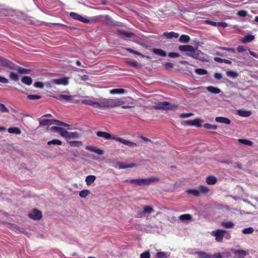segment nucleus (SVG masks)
<instances>
[{
  "label": "nucleus",
  "mask_w": 258,
  "mask_h": 258,
  "mask_svg": "<svg viewBox=\"0 0 258 258\" xmlns=\"http://www.w3.org/2000/svg\"><path fill=\"white\" fill-rule=\"evenodd\" d=\"M125 102L120 98L101 99L97 103V108L104 109L106 108H112L123 105Z\"/></svg>",
  "instance_id": "obj_1"
},
{
  "label": "nucleus",
  "mask_w": 258,
  "mask_h": 258,
  "mask_svg": "<svg viewBox=\"0 0 258 258\" xmlns=\"http://www.w3.org/2000/svg\"><path fill=\"white\" fill-rule=\"evenodd\" d=\"M159 179L157 177H150L148 178H139V179H126L124 181L125 182H129L130 183L134 184L137 185H145L150 184L151 183L158 181Z\"/></svg>",
  "instance_id": "obj_2"
},
{
  "label": "nucleus",
  "mask_w": 258,
  "mask_h": 258,
  "mask_svg": "<svg viewBox=\"0 0 258 258\" xmlns=\"http://www.w3.org/2000/svg\"><path fill=\"white\" fill-rule=\"evenodd\" d=\"M186 54L202 61H208V56L199 50L194 49V51L192 53H186Z\"/></svg>",
  "instance_id": "obj_3"
},
{
  "label": "nucleus",
  "mask_w": 258,
  "mask_h": 258,
  "mask_svg": "<svg viewBox=\"0 0 258 258\" xmlns=\"http://www.w3.org/2000/svg\"><path fill=\"white\" fill-rule=\"evenodd\" d=\"M177 108V105L174 104H171L169 102L167 101L159 102L156 106H155V109L160 110H171Z\"/></svg>",
  "instance_id": "obj_4"
},
{
  "label": "nucleus",
  "mask_w": 258,
  "mask_h": 258,
  "mask_svg": "<svg viewBox=\"0 0 258 258\" xmlns=\"http://www.w3.org/2000/svg\"><path fill=\"white\" fill-rule=\"evenodd\" d=\"M103 23L108 26H122L123 24L121 22H117L114 20L108 15L102 16Z\"/></svg>",
  "instance_id": "obj_5"
},
{
  "label": "nucleus",
  "mask_w": 258,
  "mask_h": 258,
  "mask_svg": "<svg viewBox=\"0 0 258 258\" xmlns=\"http://www.w3.org/2000/svg\"><path fill=\"white\" fill-rule=\"evenodd\" d=\"M14 64L15 63L11 61L0 56V66H2L3 67L12 70L15 69Z\"/></svg>",
  "instance_id": "obj_6"
},
{
  "label": "nucleus",
  "mask_w": 258,
  "mask_h": 258,
  "mask_svg": "<svg viewBox=\"0 0 258 258\" xmlns=\"http://www.w3.org/2000/svg\"><path fill=\"white\" fill-rule=\"evenodd\" d=\"M96 134L98 137L103 138L105 140L112 139L116 141V138H117V137L111 135L110 134L106 132L97 131Z\"/></svg>",
  "instance_id": "obj_7"
},
{
  "label": "nucleus",
  "mask_w": 258,
  "mask_h": 258,
  "mask_svg": "<svg viewBox=\"0 0 258 258\" xmlns=\"http://www.w3.org/2000/svg\"><path fill=\"white\" fill-rule=\"evenodd\" d=\"M28 216L32 219L39 220L42 218V213L37 209H34L31 212L28 214Z\"/></svg>",
  "instance_id": "obj_8"
},
{
  "label": "nucleus",
  "mask_w": 258,
  "mask_h": 258,
  "mask_svg": "<svg viewBox=\"0 0 258 258\" xmlns=\"http://www.w3.org/2000/svg\"><path fill=\"white\" fill-rule=\"evenodd\" d=\"M51 97L58 100L59 101L65 100L67 101H73V98L74 97V96L70 95H59L58 96L56 95H51Z\"/></svg>",
  "instance_id": "obj_9"
},
{
  "label": "nucleus",
  "mask_w": 258,
  "mask_h": 258,
  "mask_svg": "<svg viewBox=\"0 0 258 258\" xmlns=\"http://www.w3.org/2000/svg\"><path fill=\"white\" fill-rule=\"evenodd\" d=\"M70 17L75 20H78L85 23H89L90 21L89 19H87L75 12H71L70 13Z\"/></svg>",
  "instance_id": "obj_10"
},
{
  "label": "nucleus",
  "mask_w": 258,
  "mask_h": 258,
  "mask_svg": "<svg viewBox=\"0 0 258 258\" xmlns=\"http://www.w3.org/2000/svg\"><path fill=\"white\" fill-rule=\"evenodd\" d=\"M227 233V231L224 230L217 229L214 235L215 236V239L218 242H221L223 240L224 234Z\"/></svg>",
  "instance_id": "obj_11"
},
{
  "label": "nucleus",
  "mask_w": 258,
  "mask_h": 258,
  "mask_svg": "<svg viewBox=\"0 0 258 258\" xmlns=\"http://www.w3.org/2000/svg\"><path fill=\"white\" fill-rule=\"evenodd\" d=\"M204 23L206 24L212 25L213 26H216V27L221 26L223 28H226L228 26L227 23L226 22H214V21L208 20H205Z\"/></svg>",
  "instance_id": "obj_12"
},
{
  "label": "nucleus",
  "mask_w": 258,
  "mask_h": 258,
  "mask_svg": "<svg viewBox=\"0 0 258 258\" xmlns=\"http://www.w3.org/2000/svg\"><path fill=\"white\" fill-rule=\"evenodd\" d=\"M81 136V134L77 132H69L66 130L63 137L66 139H78Z\"/></svg>",
  "instance_id": "obj_13"
},
{
  "label": "nucleus",
  "mask_w": 258,
  "mask_h": 258,
  "mask_svg": "<svg viewBox=\"0 0 258 258\" xmlns=\"http://www.w3.org/2000/svg\"><path fill=\"white\" fill-rule=\"evenodd\" d=\"M52 83L56 85H67L69 84V78L63 77L59 79H53L52 80Z\"/></svg>",
  "instance_id": "obj_14"
},
{
  "label": "nucleus",
  "mask_w": 258,
  "mask_h": 258,
  "mask_svg": "<svg viewBox=\"0 0 258 258\" xmlns=\"http://www.w3.org/2000/svg\"><path fill=\"white\" fill-rule=\"evenodd\" d=\"M178 49L182 52H187L186 53H191L194 51L195 48L191 45H180Z\"/></svg>",
  "instance_id": "obj_15"
},
{
  "label": "nucleus",
  "mask_w": 258,
  "mask_h": 258,
  "mask_svg": "<svg viewBox=\"0 0 258 258\" xmlns=\"http://www.w3.org/2000/svg\"><path fill=\"white\" fill-rule=\"evenodd\" d=\"M116 141L119 142L125 145L130 147H137V144L134 142H131L120 137L116 138Z\"/></svg>",
  "instance_id": "obj_16"
},
{
  "label": "nucleus",
  "mask_w": 258,
  "mask_h": 258,
  "mask_svg": "<svg viewBox=\"0 0 258 258\" xmlns=\"http://www.w3.org/2000/svg\"><path fill=\"white\" fill-rule=\"evenodd\" d=\"M185 123L189 126H196L197 127L202 126L201 120L199 118L186 120L185 121Z\"/></svg>",
  "instance_id": "obj_17"
},
{
  "label": "nucleus",
  "mask_w": 258,
  "mask_h": 258,
  "mask_svg": "<svg viewBox=\"0 0 258 258\" xmlns=\"http://www.w3.org/2000/svg\"><path fill=\"white\" fill-rule=\"evenodd\" d=\"M14 68L15 69L12 70L17 71L19 73L21 74H28L31 72V70L25 69L23 67L16 65V64H14Z\"/></svg>",
  "instance_id": "obj_18"
},
{
  "label": "nucleus",
  "mask_w": 258,
  "mask_h": 258,
  "mask_svg": "<svg viewBox=\"0 0 258 258\" xmlns=\"http://www.w3.org/2000/svg\"><path fill=\"white\" fill-rule=\"evenodd\" d=\"M81 103L85 105L91 106L94 108H97L98 102L94 101L91 99H83L81 100Z\"/></svg>",
  "instance_id": "obj_19"
},
{
  "label": "nucleus",
  "mask_w": 258,
  "mask_h": 258,
  "mask_svg": "<svg viewBox=\"0 0 258 258\" xmlns=\"http://www.w3.org/2000/svg\"><path fill=\"white\" fill-rule=\"evenodd\" d=\"M86 149L89 151L94 152L100 155H103L104 153V152L102 150L96 148L93 146H87L86 147Z\"/></svg>",
  "instance_id": "obj_20"
},
{
  "label": "nucleus",
  "mask_w": 258,
  "mask_h": 258,
  "mask_svg": "<svg viewBox=\"0 0 258 258\" xmlns=\"http://www.w3.org/2000/svg\"><path fill=\"white\" fill-rule=\"evenodd\" d=\"M117 165L119 169H126L128 168L136 167L137 166L136 164L134 163L126 164L124 162H118Z\"/></svg>",
  "instance_id": "obj_21"
},
{
  "label": "nucleus",
  "mask_w": 258,
  "mask_h": 258,
  "mask_svg": "<svg viewBox=\"0 0 258 258\" xmlns=\"http://www.w3.org/2000/svg\"><path fill=\"white\" fill-rule=\"evenodd\" d=\"M163 36L168 39H171L172 38H177L179 36V34L177 33L171 31L170 32H165L163 34Z\"/></svg>",
  "instance_id": "obj_22"
},
{
  "label": "nucleus",
  "mask_w": 258,
  "mask_h": 258,
  "mask_svg": "<svg viewBox=\"0 0 258 258\" xmlns=\"http://www.w3.org/2000/svg\"><path fill=\"white\" fill-rule=\"evenodd\" d=\"M117 32L119 35L124 36L126 38H131L135 35L133 32H127L123 30L118 29Z\"/></svg>",
  "instance_id": "obj_23"
},
{
  "label": "nucleus",
  "mask_w": 258,
  "mask_h": 258,
  "mask_svg": "<svg viewBox=\"0 0 258 258\" xmlns=\"http://www.w3.org/2000/svg\"><path fill=\"white\" fill-rule=\"evenodd\" d=\"M237 114L242 117H249L251 115L250 111L239 109L237 110Z\"/></svg>",
  "instance_id": "obj_24"
},
{
  "label": "nucleus",
  "mask_w": 258,
  "mask_h": 258,
  "mask_svg": "<svg viewBox=\"0 0 258 258\" xmlns=\"http://www.w3.org/2000/svg\"><path fill=\"white\" fill-rule=\"evenodd\" d=\"M215 120L218 122L224 123L227 124H229L231 123L230 120L225 117H216Z\"/></svg>",
  "instance_id": "obj_25"
},
{
  "label": "nucleus",
  "mask_w": 258,
  "mask_h": 258,
  "mask_svg": "<svg viewBox=\"0 0 258 258\" xmlns=\"http://www.w3.org/2000/svg\"><path fill=\"white\" fill-rule=\"evenodd\" d=\"M217 181V178L213 175H210L206 178V182L208 184L213 185L215 184Z\"/></svg>",
  "instance_id": "obj_26"
},
{
  "label": "nucleus",
  "mask_w": 258,
  "mask_h": 258,
  "mask_svg": "<svg viewBox=\"0 0 258 258\" xmlns=\"http://www.w3.org/2000/svg\"><path fill=\"white\" fill-rule=\"evenodd\" d=\"M96 177L93 175H89L86 176L85 181L87 185H90L96 180Z\"/></svg>",
  "instance_id": "obj_27"
},
{
  "label": "nucleus",
  "mask_w": 258,
  "mask_h": 258,
  "mask_svg": "<svg viewBox=\"0 0 258 258\" xmlns=\"http://www.w3.org/2000/svg\"><path fill=\"white\" fill-rule=\"evenodd\" d=\"M199 258H213L212 255L206 252L199 251L195 253Z\"/></svg>",
  "instance_id": "obj_28"
},
{
  "label": "nucleus",
  "mask_w": 258,
  "mask_h": 258,
  "mask_svg": "<svg viewBox=\"0 0 258 258\" xmlns=\"http://www.w3.org/2000/svg\"><path fill=\"white\" fill-rule=\"evenodd\" d=\"M152 52L158 55L161 56H166L167 55L166 52L163 50L159 48H154L152 50Z\"/></svg>",
  "instance_id": "obj_29"
},
{
  "label": "nucleus",
  "mask_w": 258,
  "mask_h": 258,
  "mask_svg": "<svg viewBox=\"0 0 258 258\" xmlns=\"http://www.w3.org/2000/svg\"><path fill=\"white\" fill-rule=\"evenodd\" d=\"M8 132L10 134L20 135L22 133L21 130L18 127H11L8 129Z\"/></svg>",
  "instance_id": "obj_30"
},
{
  "label": "nucleus",
  "mask_w": 258,
  "mask_h": 258,
  "mask_svg": "<svg viewBox=\"0 0 258 258\" xmlns=\"http://www.w3.org/2000/svg\"><path fill=\"white\" fill-rule=\"evenodd\" d=\"M51 130L53 131H55L59 133V134L63 137L66 131V130L63 128L59 126H52L51 127Z\"/></svg>",
  "instance_id": "obj_31"
},
{
  "label": "nucleus",
  "mask_w": 258,
  "mask_h": 258,
  "mask_svg": "<svg viewBox=\"0 0 258 258\" xmlns=\"http://www.w3.org/2000/svg\"><path fill=\"white\" fill-rule=\"evenodd\" d=\"M40 125L45 126L47 125H50L52 124V119H39Z\"/></svg>",
  "instance_id": "obj_32"
},
{
  "label": "nucleus",
  "mask_w": 258,
  "mask_h": 258,
  "mask_svg": "<svg viewBox=\"0 0 258 258\" xmlns=\"http://www.w3.org/2000/svg\"><path fill=\"white\" fill-rule=\"evenodd\" d=\"M238 142L240 144L248 146H251L253 144L252 141L245 139H238Z\"/></svg>",
  "instance_id": "obj_33"
},
{
  "label": "nucleus",
  "mask_w": 258,
  "mask_h": 258,
  "mask_svg": "<svg viewBox=\"0 0 258 258\" xmlns=\"http://www.w3.org/2000/svg\"><path fill=\"white\" fill-rule=\"evenodd\" d=\"M235 254L238 258H243L246 255V252L244 250H237L234 251Z\"/></svg>",
  "instance_id": "obj_34"
},
{
  "label": "nucleus",
  "mask_w": 258,
  "mask_h": 258,
  "mask_svg": "<svg viewBox=\"0 0 258 258\" xmlns=\"http://www.w3.org/2000/svg\"><path fill=\"white\" fill-rule=\"evenodd\" d=\"M21 81L23 83H24L28 86L31 85L32 83V79H31V77H30L29 76L23 77L21 79Z\"/></svg>",
  "instance_id": "obj_35"
},
{
  "label": "nucleus",
  "mask_w": 258,
  "mask_h": 258,
  "mask_svg": "<svg viewBox=\"0 0 258 258\" xmlns=\"http://www.w3.org/2000/svg\"><path fill=\"white\" fill-rule=\"evenodd\" d=\"M125 92V90L123 89H113L109 91V93L111 94H122Z\"/></svg>",
  "instance_id": "obj_36"
},
{
  "label": "nucleus",
  "mask_w": 258,
  "mask_h": 258,
  "mask_svg": "<svg viewBox=\"0 0 258 258\" xmlns=\"http://www.w3.org/2000/svg\"><path fill=\"white\" fill-rule=\"evenodd\" d=\"M207 90L212 93H214V94H219V93H220L221 92V90L220 89L218 88H216V87H213V86H208L207 87Z\"/></svg>",
  "instance_id": "obj_37"
},
{
  "label": "nucleus",
  "mask_w": 258,
  "mask_h": 258,
  "mask_svg": "<svg viewBox=\"0 0 258 258\" xmlns=\"http://www.w3.org/2000/svg\"><path fill=\"white\" fill-rule=\"evenodd\" d=\"M254 39V36L252 35H247L245 36L242 39V43H245L247 42H250L253 41Z\"/></svg>",
  "instance_id": "obj_38"
},
{
  "label": "nucleus",
  "mask_w": 258,
  "mask_h": 258,
  "mask_svg": "<svg viewBox=\"0 0 258 258\" xmlns=\"http://www.w3.org/2000/svg\"><path fill=\"white\" fill-rule=\"evenodd\" d=\"M190 40V37L187 35H181L179 37V41L181 43H187Z\"/></svg>",
  "instance_id": "obj_39"
},
{
  "label": "nucleus",
  "mask_w": 258,
  "mask_h": 258,
  "mask_svg": "<svg viewBox=\"0 0 258 258\" xmlns=\"http://www.w3.org/2000/svg\"><path fill=\"white\" fill-rule=\"evenodd\" d=\"M186 192L196 197H199L200 195V191L195 189H188L186 190Z\"/></svg>",
  "instance_id": "obj_40"
},
{
  "label": "nucleus",
  "mask_w": 258,
  "mask_h": 258,
  "mask_svg": "<svg viewBox=\"0 0 258 258\" xmlns=\"http://www.w3.org/2000/svg\"><path fill=\"white\" fill-rule=\"evenodd\" d=\"M221 225L226 228H232L234 227V224L231 222H223L221 223Z\"/></svg>",
  "instance_id": "obj_41"
},
{
  "label": "nucleus",
  "mask_w": 258,
  "mask_h": 258,
  "mask_svg": "<svg viewBox=\"0 0 258 258\" xmlns=\"http://www.w3.org/2000/svg\"><path fill=\"white\" fill-rule=\"evenodd\" d=\"M69 144L72 147H79L83 145L81 141H70Z\"/></svg>",
  "instance_id": "obj_42"
},
{
  "label": "nucleus",
  "mask_w": 258,
  "mask_h": 258,
  "mask_svg": "<svg viewBox=\"0 0 258 258\" xmlns=\"http://www.w3.org/2000/svg\"><path fill=\"white\" fill-rule=\"evenodd\" d=\"M48 145H61L62 142L58 139H53L47 142Z\"/></svg>",
  "instance_id": "obj_43"
},
{
  "label": "nucleus",
  "mask_w": 258,
  "mask_h": 258,
  "mask_svg": "<svg viewBox=\"0 0 258 258\" xmlns=\"http://www.w3.org/2000/svg\"><path fill=\"white\" fill-rule=\"evenodd\" d=\"M9 78L11 80L15 82L18 81L19 79L18 75L14 72H11L10 73Z\"/></svg>",
  "instance_id": "obj_44"
},
{
  "label": "nucleus",
  "mask_w": 258,
  "mask_h": 258,
  "mask_svg": "<svg viewBox=\"0 0 258 258\" xmlns=\"http://www.w3.org/2000/svg\"><path fill=\"white\" fill-rule=\"evenodd\" d=\"M195 72L199 75H205L208 74V71L207 70L201 68L196 69Z\"/></svg>",
  "instance_id": "obj_45"
},
{
  "label": "nucleus",
  "mask_w": 258,
  "mask_h": 258,
  "mask_svg": "<svg viewBox=\"0 0 258 258\" xmlns=\"http://www.w3.org/2000/svg\"><path fill=\"white\" fill-rule=\"evenodd\" d=\"M90 194V190L88 189L82 190L80 191L79 196L81 198H85Z\"/></svg>",
  "instance_id": "obj_46"
},
{
  "label": "nucleus",
  "mask_w": 258,
  "mask_h": 258,
  "mask_svg": "<svg viewBox=\"0 0 258 258\" xmlns=\"http://www.w3.org/2000/svg\"><path fill=\"white\" fill-rule=\"evenodd\" d=\"M226 75L228 77H231V78H236L237 77H238V74L237 73H236L235 72H234L233 71L230 70V71H227Z\"/></svg>",
  "instance_id": "obj_47"
},
{
  "label": "nucleus",
  "mask_w": 258,
  "mask_h": 258,
  "mask_svg": "<svg viewBox=\"0 0 258 258\" xmlns=\"http://www.w3.org/2000/svg\"><path fill=\"white\" fill-rule=\"evenodd\" d=\"M203 126L206 129L208 130H216L217 128V126L216 125L211 124L209 123H206L204 124Z\"/></svg>",
  "instance_id": "obj_48"
},
{
  "label": "nucleus",
  "mask_w": 258,
  "mask_h": 258,
  "mask_svg": "<svg viewBox=\"0 0 258 258\" xmlns=\"http://www.w3.org/2000/svg\"><path fill=\"white\" fill-rule=\"evenodd\" d=\"M154 211L153 208L149 206H145L143 208V212L144 213H151Z\"/></svg>",
  "instance_id": "obj_49"
},
{
  "label": "nucleus",
  "mask_w": 258,
  "mask_h": 258,
  "mask_svg": "<svg viewBox=\"0 0 258 258\" xmlns=\"http://www.w3.org/2000/svg\"><path fill=\"white\" fill-rule=\"evenodd\" d=\"M218 48L219 49H220L221 50H225L233 53L236 52L235 49L233 48H228L223 46H219Z\"/></svg>",
  "instance_id": "obj_50"
},
{
  "label": "nucleus",
  "mask_w": 258,
  "mask_h": 258,
  "mask_svg": "<svg viewBox=\"0 0 258 258\" xmlns=\"http://www.w3.org/2000/svg\"><path fill=\"white\" fill-rule=\"evenodd\" d=\"M192 218L189 214H183L179 216V219L181 220H190Z\"/></svg>",
  "instance_id": "obj_51"
},
{
  "label": "nucleus",
  "mask_w": 258,
  "mask_h": 258,
  "mask_svg": "<svg viewBox=\"0 0 258 258\" xmlns=\"http://www.w3.org/2000/svg\"><path fill=\"white\" fill-rule=\"evenodd\" d=\"M27 97L29 100H38L41 98V96L39 95H28Z\"/></svg>",
  "instance_id": "obj_52"
},
{
  "label": "nucleus",
  "mask_w": 258,
  "mask_h": 258,
  "mask_svg": "<svg viewBox=\"0 0 258 258\" xmlns=\"http://www.w3.org/2000/svg\"><path fill=\"white\" fill-rule=\"evenodd\" d=\"M200 191L204 194L207 193L209 191V189L208 187L204 186V185H200L199 186Z\"/></svg>",
  "instance_id": "obj_53"
},
{
  "label": "nucleus",
  "mask_w": 258,
  "mask_h": 258,
  "mask_svg": "<svg viewBox=\"0 0 258 258\" xmlns=\"http://www.w3.org/2000/svg\"><path fill=\"white\" fill-rule=\"evenodd\" d=\"M163 67L166 70H170L173 68L174 64L171 62H167L163 64Z\"/></svg>",
  "instance_id": "obj_54"
},
{
  "label": "nucleus",
  "mask_w": 258,
  "mask_h": 258,
  "mask_svg": "<svg viewBox=\"0 0 258 258\" xmlns=\"http://www.w3.org/2000/svg\"><path fill=\"white\" fill-rule=\"evenodd\" d=\"M254 231V229H253V228L252 227H248V228H246L245 229H244L242 231V232L244 233V234H250V233H252Z\"/></svg>",
  "instance_id": "obj_55"
},
{
  "label": "nucleus",
  "mask_w": 258,
  "mask_h": 258,
  "mask_svg": "<svg viewBox=\"0 0 258 258\" xmlns=\"http://www.w3.org/2000/svg\"><path fill=\"white\" fill-rule=\"evenodd\" d=\"M247 15V12L245 10H240L237 12V15L240 17H244Z\"/></svg>",
  "instance_id": "obj_56"
},
{
  "label": "nucleus",
  "mask_w": 258,
  "mask_h": 258,
  "mask_svg": "<svg viewBox=\"0 0 258 258\" xmlns=\"http://www.w3.org/2000/svg\"><path fill=\"white\" fill-rule=\"evenodd\" d=\"M156 256L157 258H167L166 253L164 252H158Z\"/></svg>",
  "instance_id": "obj_57"
},
{
  "label": "nucleus",
  "mask_w": 258,
  "mask_h": 258,
  "mask_svg": "<svg viewBox=\"0 0 258 258\" xmlns=\"http://www.w3.org/2000/svg\"><path fill=\"white\" fill-rule=\"evenodd\" d=\"M150 254L148 251L143 252L140 255V258H150Z\"/></svg>",
  "instance_id": "obj_58"
},
{
  "label": "nucleus",
  "mask_w": 258,
  "mask_h": 258,
  "mask_svg": "<svg viewBox=\"0 0 258 258\" xmlns=\"http://www.w3.org/2000/svg\"><path fill=\"white\" fill-rule=\"evenodd\" d=\"M0 110L2 112H9L8 109L6 107V106L2 103H0Z\"/></svg>",
  "instance_id": "obj_59"
},
{
  "label": "nucleus",
  "mask_w": 258,
  "mask_h": 258,
  "mask_svg": "<svg viewBox=\"0 0 258 258\" xmlns=\"http://www.w3.org/2000/svg\"><path fill=\"white\" fill-rule=\"evenodd\" d=\"M247 47L243 45H239L237 48V50L238 52H242L245 51Z\"/></svg>",
  "instance_id": "obj_60"
},
{
  "label": "nucleus",
  "mask_w": 258,
  "mask_h": 258,
  "mask_svg": "<svg viewBox=\"0 0 258 258\" xmlns=\"http://www.w3.org/2000/svg\"><path fill=\"white\" fill-rule=\"evenodd\" d=\"M179 54L177 52H169L168 56L170 58H176L179 56Z\"/></svg>",
  "instance_id": "obj_61"
},
{
  "label": "nucleus",
  "mask_w": 258,
  "mask_h": 258,
  "mask_svg": "<svg viewBox=\"0 0 258 258\" xmlns=\"http://www.w3.org/2000/svg\"><path fill=\"white\" fill-rule=\"evenodd\" d=\"M125 50L129 52H131V53H134V54H137L138 55H141V53L138 51H135L133 49H132V48H125Z\"/></svg>",
  "instance_id": "obj_62"
},
{
  "label": "nucleus",
  "mask_w": 258,
  "mask_h": 258,
  "mask_svg": "<svg viewBox=\"0 0 258 258\" xmlns=\"http://www.w3.org/2000/svg\"><path fill=\"white\" fill-rule=\"evenodd\" d=\"M34 86L36 88H42L44 87V84L41 82H36L34 83Z\"/></svg>",
  "instance_id": "obj_63"
},
{
  "label": "nucleus",
  "mask_w": 258,
  "mask_h": 258,
  "mask_svg": "<svg viewBox=\"0 0 258 258\" xmlns=\"http://www.w3.org/2000/svg\"><path fill=\"white\" fill-rule=\"evenodd\" d=\"M193 115L192 113H182L180 115V117L181 118H185L191 116Z\"/></svg>",
  "instance_id": "obj_64"
}]
</instances>
